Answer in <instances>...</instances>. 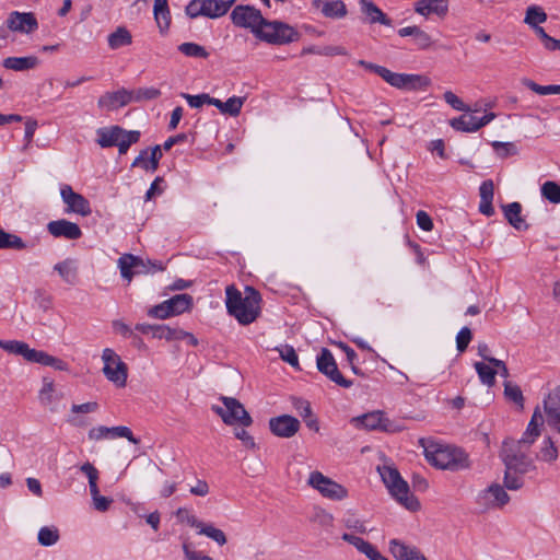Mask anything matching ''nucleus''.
Masks as SVG:
<instances>
[{"mask_svg": "<svg viewBox=\"0 0 560 560\" xmlns=\"http://www.w3.org/2000/svg\"><path fill=\"white\" fill-rule=\"evenodd\" d=\"M185 12L191 19L198 18L200 15L203 16V3H202V0H191L187 4V7L185 9Z\"/></svg>", "mask_w": 560, "mask_h": 560, "instance_id": "obj_62", "label": "nucleus"}, {"mask_svg": "<svg viewBox=\"0 0 560 560\" xmlns=\"http://www.w3.org/2000/svg\"><path fill=\"white\" fill-rule=\"evenodd\" d=\"M59 540V532L56 527H42L38 532V542L42 546H52Z\"/></svg>", "mask_w": 560, "mask_h": 560, "instance_id": "obj_47", "label": "nucleus"}, {"mask_svg": "<svg viewBox=\"0 0 560 560\" xmlns=\"http://www.w3.org/2000/svg\"><path fill=\"white\" fill-rule=\"evenodd\" d=\"M357 427L366 430H378L386 433H397L404 430V427L385 416L383 411H372L352 419Z\"/></svg>", "mask_w": 560, "mask_h": 560, "instance_id": "obj_10", "label": "nucleus"}, {"mask_svg": "<svg viewBox=\"0 0 560 560\" xmlns=\"http://www.w3.org/2000/svg\"><path fill=\"white\" fill-rule=\"evenodd\" d=\"M223 406L214 405L212 410L219 415L228 425L241 424L244 428L252 425L253 419L243 404L234 397H220Z\"/></svg>", "mask_w": 560, "mask_h": 560, "instance_id": "obj_7", "label": "nucleus"}, {"mask_svg": "<svg viewBox=\"0 0 560 560\" xmlns=\"http://www.w3.org/2000/svg\"><path fill=\"white\" fill-rule=\"evenodd\" d=\"M416 12L428 16L432 13L444 16L447 13L446 0H420L416 3Z\"/></svg>", "mask_w": 560, "mask_h": 560, "instance_id": "obj_26", "label": "nucleus"}, {"mask_svg": "<svg viewBox=\"0 0 560 560\" xmlns=\"http://www.w3.org/2000/svg\"><path fill=\"white\" fill-rule=\"evenodd\" d=\"M481 498L487 502L490 508H502L510 501V495L504 488L499 483L490 485L482 491Z\"/></svg>", "mask_w": 560, "mask_h": 560, "instance_id": "obj_23", "label": "nucleus"}, {"mask_svg": "<svg viewBox=\"0 0 560 560\" xmlns=\"http://www.w3.org/2000/svg\"><path fill=\"white\" fill-rule=\"evenodd\" d=\"M27 343L18 340H0V348L9 353L22 355L25 352Z\"/></svg>", "mask_w": 560, "mask_h": 560, "instance_id": "obj_52", "label": "nucleus"}, {"mask_svg": "<svg viewBox=\"0 0 560 560\" xmlns=\"http://www.w3.org/2000/svg\"><path fill=\"white\" fill-rule=\"evenodd\" d=\"M110 434H114L115 436H118V438H125L133 444L139 443V440L133 436L131 430L128 427H124V425L113 427V428H110Z\"/></svg>", "mask_w": 560, "mask_h": 560, "instance_id": "obj_61", "label": "nucleus"}, {"mask_svg": "<svg viewBox=\"0 0 560 560\" xmlns=\"http://www.w3.org/2000/svg\"><path fill=\"white\" fill-rule=\"evenodd\" d=\"M107 43L110 49L129 46L132 44V35L126 26H118L108 35Z\"/></svg>", "mask_w": 560, "mask_h": 560, "instance_id": "obj_33", "label": "nucleus"}, {"mask_svg": "<svg viewBox=\"0 0 560 560\" xmlns=\"http://www.w3.org/2000/svg\"><path fill=\"white\" fill-rule=\"evenodd\" d=\"M131 93L135 102L155 100L161 95V91L155 88H140Z\"/></svg>", "mask_w": 560, "mask_h": 560, "instance_id": "obj_50", "label": "nucleus"}, {"mask_svg": "<svg viewBox=\"0 0 560 560\" xmlns=\"http://www.w3.org/2000/svg\"><path fill=\"white\" fill-rule=\"evenodd\" d=\"M132 101V93L121 89L116 92H107L102 95L97 101V106L101 109L114 110L119 107L126 106Z\"/></svg>", "mask_w": 560, "mask_h": 560, "instance_id": "obj_19", "label": "nucleus"}, {"mask_svg": "<svg viewBox=\"0 0 560 560\" xmlns=\"http://www.w3.org/2000/svg\"><path fill=\"white\" fill-rule=\"evenodd\" d=\"M7 26L12 32L31 34L38 28V22L32 12L13 11L7 19Z\"/></svg>", "mask_w": 560, "mask_h": 560, "instance_id": "obj_15", "label": "nucleus"}, {"mask_svg": "<svg viewBox=\"0 0 560 560\" xmlns=\"http://www.w3.org/2000/svg\"><path fill=\"white\" fill-rule=\"evenodd\" d=\"M558 447L556 446L553 440L548 436L544 441V445L541 446L537 457L545 463L551 464L558 459Z\"/></svg>", "mask_w": 560, "mask_h": 560, "instance_id": "obj_40", "label": "nucleus"}, {"mask_svg": "<svg viewBox=\"0 0 560 560\" xmlns=\"http://www.w3.org/2000/svg\"><path fill=\"white\" fill-rule=\"evenodd\" d=\"M308 485L318 490L323 497L330 500L339 501L348 495V491L345 487L324 476L319 471H313L310 474Z\"/></svg>", "mask_w": 560, "mask_h": 560, "instance_id": "obj_12", "label": "nucleus"}, {"mask_svg": "<svg viewBox=\"0 0 560 560\" xmlns=\"http://www.w3.org/2000/svg\"><path fill=\"white\" fill-rule=\"evenodd\" d=\"M26 247V243L19 235L8 233L0 228V249L23 250Z\"/></svg>", "mask_w": 560, "mask_h": 560, "instance_id": "obj_36", "label": "nucleus"}, {"mask_svg": "<svg viewBox=\"0 0 560 560\" xmlns=\"http://www.w3.org/2000/svg\"><path fill=\"white\" fill-rule=\"evenodd\" d=\"M443 98L452 108L462 112H469L470 108L464 104V102L452 91H446L443 94Z\"/></svg>", "mask_w": 560, "mask_h": 560, "instance_id": "obj_55", "label": "nucleus"}, {"mask_svg": "<svg viewBox=\"0 0 560 560\" xmlns=\"http://www.w3.org/2000/svg\"><path fill=\"white\" fill-rule=\"evenodd\" d=\"M417 224L420 229L425 232H430L433 230V221L431 217L423 210L417 212Z\"/></svg>", "mask_w": 560, "mask_h": 560, "instance_id": "obj_63", "label": "nucleus"}, {"mask_svg": "<svg viewBox=\"0 0 560 560\" xmlns=\"http://www.w3.org/2000/svg\"><path fill=\"white\" fill-rule=\"evenodd\" d=\"M471 337H472L471 330L468 327H463L458 331V334L456 336V346H457V350L459 352H464L467 349V347L471 340Z\"/></svg>", "mask_w": 560, "mask_h": 560, "instance_id": "obj_56", "label": "nucleus"}, {"mask_svg": "<svg viewBox=\"0 0 560 560\" xmlns=\"http://www.w3.org/2000/svg\"><path fill=\"white\" fill-rule=\"evenodd\" d=\"M186 331L180 328H172L166 325H156L154 328V338L171 340L185 339Z\"/></svg>", "mask_w": 560, "mask_h": 560, "instance_id": "obj_37", "label": "nucleus"}, {"mask_svg": "<svg viewBox=\"0 0 560 560\" xmlns=\"http://www.w3.org/2000/svg\"><path fill=\"white\" fill-rule=\"evenodd\" d=\"M197 529H198L199 535L207 536L208 538L212 539L219 546H223L228 541L224 532L214 527L211 524L201 522V524L199 525V527Z\"/></svg>", "mask_w": 560, "mask_h": 560, "instance_id": "obj_38", "label": "nucleus"}, {"mask_svg": "<svg viewBox=\"0 0 560 560\" xmlns=\"http://www.w3.org/2000/svg\"><path fill=\"white\" fill-rule=\"evenodd\" d=\"M175 515L178 522L186 523L191 527L198 528L199 525L201 524V522L198 521V518L194 514H191L189 510L186 508H178L177 511L175 512Z\"/></svg>", "mask_w": 560, "mask_h": 560, "instance_id": "obj_53", "label": "nucleus"}, {"mask_svg": "<svg viewBox=\"0 0 560 560\" xmlns=\"http://www.w3.org/2000/svg\"><path fill=\"white\" fill-rule=\"evenodd\" d=\"M124 132V129L119 126H112L108 128H100L97 130V143L102 148H110L114 147L115 143L118 142L119 138H121V135Z\"/></svg>", "mask_w": 560, "mask_h": 560, "instance_id": "obj_32", "label": "nucleus"}, {"mask_svg": "<svg viewBox=\"0 0 560 560\" xmlns=\"http://www.w3.org/2000/svg\"><path fill=\"white\" fill-rule=\"evenodd\" d=\"M389 551L396 560H427L416 547H409L398 539L389 541Z\"/></svg>", "mask_w": 560, "mask_h": 560, "instance_id": "obj_21", "label": "nucleus"}, {"mask_svg": "<svg viewBox=\"0 0 560 560\" xmlns=\"http://www.w3.org/2000/svg\"><path fill=\"white\" fill-rule=\"evenodd\" d=\"M38 63L39 60L36 56L8 57L3 59L2 66L9 70L24 71L34 69Z\"/></svg>", "mask_w": 560, "mask_h": 560, "instance_id": "obj_29", "label": "nucleus"}, {"mask_svg": "<svg viewBox=\"0 0 560 560\" xmlns=\"http://www.w3.org/2000/svg\"><path fill=\"white\" fill-rule=\"evenodd\" d=\"M358 65L378 74L389 85L407 91H421L431 85L429 77L423 74L396 73L389 69L365 60H359Z\"/></svg>", "mask_w": 560, "mask_h": 560, "instance_id": "obj_3", "label": "nucleus"}, {"mask_svg": "<svg viewBox=\"0 0 560 560\" xmlns=\"http://www.w3.org/2000/svg\"><path fill=\"white\" fill-rule=\"evenodd\" d=\"M541 196L551 203H560V184L553 180L545 182L541 185Z\"/></svg>", "mask_w": 560, "mask_h": 560, "instance_id": "obj_44", "label": "nucleus"}, {"mask_svg": "<svg viewBox=\"0 0 560 560\" xmlns=\"http://www.w3.org/2000/svg\"><path fill=\"white\" fill-rule=\"evenodd\" d=\"M178 50L187 57L202 58L209 57V52L201 45L195 43H183L178 46Z\"/></svg>", "mask_w": 560, "mask_h": 560, "instance_id": "obj_45", "label": "nucleus"}, {"mask_svg": "<svg viewBox=\"0 0 560 560\" xmlns=\"http://www.w3.org/2000/svg\"><path fill=\"white\" fill-rule=\"evenodd\" d=\"M316 364L318 371L326 375L330 381H332L337 385L345 388H349L352 385V382L343 377V375L338 370L335 358L329 349H322L320 354L317 358Z\"/></svg>", "mask_w": 560, "mask_h": 560, "instance_id": "obj_13", "label": "nucleus"}, {"mask_svg": "<svg viewBox=\"0 0 560 560\" xmlns=\"http://www.w3.org/2000/svg\"><path fill=\"white\" fill-rule=\"evenodd\" d=\"M313 5L317 9L322 5V13L326 18L340 19L347 14L346 4L341 0L328 1L324 3L322 0H314Z\"/></svg>", "mask_w": 560, "mask_h": 560, "instance_id": "obj_28", "label": "nucleus"}, {"mask_svg": "<svg viewBox=\"0 0 560 560\" xmlns=\"http://www.w3.org/2000/svg\"><path fill=\"white\" fill-rule=\"evenodd\" d=\"M60 196L63 202L68 206L67 212H74L82 217L91 214V207L88 199L81 194L73 191L71 186H62L60 189Z\"/></svg>", "mask_w": 560, "mask_h": 560, "instance_id": "obj_16", "label": "nucleus"}, {"mask_svg": "<svg viewBox=\"0 0 560 560\" xmlns=\"http://www.w3.org/2000/svg\"><path fill=\"white\" fill-rule=\"evenodd\" d=\"M244 102L245 97L240 96H232L228 98L225 102H222L219 98L211 97L210 105L217 107L220 110V113L224 115L236 117L240 115Z\"/></svg>", "mask_w": 560, "mask_h": 560, "instance_id": "obj_25", "label": "nucleus"}, {"mask_svg": "<svg viewBox=\"0 0 560 560\" xmlns=\"http://www.w3.org/2000/svg\"><path fill=\"white\" fill-rule=\"evenodd\" d=\"M54 269L70 285L78 283V268L72 259H66L55 265Z\"/></svg>", "mask_w": 560, "mask_h": 560, "instance_id": "obj_34", "label": "nucleus"}, {"mask_svg": "<svg viewBox=\"0 0 560 560\" xmlns=\"http://www.w3.org/2000/svg\"><path fill=\"white\" fill-rule=\"evenodd\" d=\"M182 97L187 101V103L195 108L202 106L203 104H211V97L209 94L202 93L199 95H190L187 93H182Z\"/></svg>", "mask_w": 560, "mask_h": 560, "instance_id": "obj_54", "label": "nucleus"}, {"mask_svg": "<svg viewBox=\"0 0 560 560\" xmlns=\"http://www.w3.org/2000/svg\"><path fill=\"white\" fill-rule=\"evenodd\" d=\"M80 470L88 477L89 479V487L92 498L100 494V490L97 487V480H98V470L91 464V463H84Z\"/></svg>", "mask_w": 560, "mask_h": 560, "instance_id": "obj_43", "label": "nucleus"}, {"mask_svg": "<svg viewBox=\"0 0 560 560\" xmlns=\"http://www.w3.org/2000/svg\"><path fill=\"white\" fill-rule=\"evenodd\" d=\"M269 430L278 438L290 439L294 436L301 427L299 419L290 415H281L269 419Z\"/></svg>", "mask_w": 560, "mask_h": 560, "instance_id": "obj_14", "label": "nucleus"}, {"mask_svg": "<svg viewBox=\"0 0 560 560\" xmlns=\"http://www.w3.org/2000/svg\"><path fill=\"white\" fill-rule=\"evenodd\" d=\"M522 83L534 93L539 95L558 94V85H539L529 79H523Z\"/></svg>", "mask_w": 560, "mask_h": 560, "instance_id": "obj_49", "label": "nucleus"}, {"mask_svg": "<svg viewBox=\"0 0 560 560\" xmlns=\"http://www.w3.org/2000/svg\"><path fill=\"white\" fill-rule=\"evenodd\" d=\"M118 267L124 279L130 282L136 275H148L164 269L161 262L151 260L144 261L142 258L132 254H124L118 259Z\"/></svg>", "mask_w": 560, "mask_h": 560, "instance_id": "obj_8", "label": "nucleus"}, {"mask_svg": "<svg viewBox=\"0 0 560 560\" xmlns=\"http://www.w3.org/2000/svg\"><path fill=\"white\" fill-rule=\"evenodd\" d=\"M377 470L389 493L401 505L410 511H418L420 509V502L410 493L409 485L401 478L396 467L385 465L377 467Z\"/></svg>", "mask_w": 560, "mask_h": 560, "instance_id": "obj_4", "label": "nucleus"}, {"mask_svg": "<svg viewBox=\"0 0 560 560\" xmlns=\"http://www.w3.org/2000/svg\"><path fill=\"white\" fill-rule=\"evenodd\" d=\"M167 302L173 314L179 315L192 307L194 300L191 295L183 293L174 295Z\"/></svg>", "mask_w": 560, "mask_h": 560, "instance_id": "obj_35", "label": "nucleus"}, {"mask_svg": "<svg viewBox=\"0 0 560 560\" xmlns=\"http://www.w3.org/2000/svg\"><path fill=\"white\" fill-rule=\"evenodd\" d=\"M504 396L513 401L520 409L524 408V396L521 387L510 381L504 382Z\"/></svg>", "mask_w": 560, "mask_h": 560, "instance_id": "obj_41", "label": "nucleus"}, {"mask_svg": "<svg viewBox=\"0 0 560 560\" xmlns=\"http://www.w3.org/2000/svg\"><path fill=\"white\" fill-rule=\"evenodd\" d=\"M547 21V13L538 5H529L525 12L524 23L532 28Z\"/></svg>", "mask_w": 560, "mask_h": 560, "instance_id": "obj_39", "label": "nucleus"}, {"mask_svg": "<svg viewBox=\"0 0 560 560\" xmlns=\"http://www.w3.org/2000/svg\"><path fill=\"white\" fill-rule=\"evenodd\" d=\"M428 462L440 469L457 471L470 466L467 454L462 450L444 445H431L424 450Z\"/></svg>", "mask_w": 560, "mask_h": 560, "instance_id": "obj_5", "label": "nucleus"}, {"mask_svg": "<svg viewBox=\"0 0 560 560\" xmlns=\"http://www.w3.org/2000/svg\"><path fill=\"white\" fill-rule=\"evenodd\" d=\"M230 18L235 26L249 30L254 36H256V31L265 21L260 10L248 4L236 5L232 10Z\"/></svg>", "mask_w": 560, "mask_h": 560, "instance_id": "obj_11", "label": "nucleus"}, {"mask_svg": "<svg viewBox=\"0 0 560 560\" xmlns=\"http://www.w3.org/2000/svg\"><path fill=\"white\" fill-rule=\"evenodd\" d=\"M529 452L526 441L510 438L503 441L500 457L505 467L503 483L506 489H521L524 485L522 476L535 469Z\"/></svg>", "mask_w": 560, "mask_h": 560, "instance_id": "obj_1", "label": "nucleus"}, {"mask_svg": "<svg viewBox=\"0 0 560 560\" xmlns=\"http://www.w3.org/2000/svg\"><path fill=\"white\" fill-rule=\"evenodd\" d=\"M491 145L497 155L501 159H505L517 153V148L513 142L493 141Z\"/></svg>", "mask_w": 560, "mask_h": 560, "instance_id": "obj_48", "label": "nucleus"}, {"mask_svg": "<svg viewBox=\"0 0 560 560\" xmlns=\"http://www.w3.org/2000/svg\"><path fill=\"white\" fill-rule=\"evenodd\" d=\"M345 526L347 528L353 529L360 534H365L368 532L365 522L361 521L360 518L355 517L354 515H351L345 520Z\"/></svg>", "mask_w": 560, "mask_h": 560, "instance_id": "obj_60", "label": "nucleus"}, {"mask_svg": "<svg viewBox=\"0 0 560 560\" xmlns=\"http://www.w3.org/2000/svg\"><path fill=\"white\" fill-rule=\"evenodd\" d=\"M48 232L55 237H66L68 240H78L82 236V231L77 223L66 219L51 221L47 224Z\"/></svg>", "mask_w": 560, "mask_h": 560, "instance_id": "obj_20", "label": "nucleus"}, {"mask_svg": "<svg viewBox=\"0 0 560 560\" xmlns=\"http://www.w3.org/2000/svg\"><path fill=\"white\" fill-rule=\"evenodd\" d=\"M547 424L560 434V385L548 394L544 400Z\"/></svg>", "mask_w": 560, "mask_h": 560, "instance_id": "obj_17", "label": "nucleus"}, {"mask_svg": "<svg viewBox=\"0 0 560 560\" xmlns=\"http://www.w3.org/2000/svg\"><path fill=\"white\" fill-rule=\"evenodd\" d=\"M359 2L361 4L362 12L369 18L370 23H380L386 26L392 24V21L372 1L359 0Z\"/></svg>", "mask_w": 560, "mask_h": 560, "instance_id": "obj_31", "label": "nucleus"}, {"mask_svg": "<svg viewBox=\"0 0 560 560\" xmlns=\"http://www.w3.org/2000/svg\"><path fill=\"white\" fill-rule=\"evenodd\" d=\"M503 211L505 219L516 230H526L528 224L522 218V206L520 202H511L506 206H503Z\"/></svg>", "mask_w": 560, "mask_h": 560, "instance_id": "obj_30", "label": "nucleus"}, {"mask_svg": "<svg viewBox=\"0 0 560 560\" xmlns=\"http://www.w3.org/2000/svg\"><path fill=\"white\" fill-rule=\"evenodd\" d=\"M280 357L293 368H299V359L295 350L291 346H284L279 350Z\"/></svg>", "mask_w": 560, "mask_h": 560, "instance_id": "obj_57", "label": "nucleus"}, {"mask_svg": "<svg viewBox=\"0 0 560 560\" xmlns=\"http://www.w3.org/2000/svg\"><path fill=\"white\" fill-rule=\"evenodd\" d=\"M226 308L242 325H248L256 320L260 314V293L253 287H246L244 295L234 285L225 289Z\"/></svg>", "mask_w": 560, "mask_h": 560, "instance_id": "obj_2", "label": "nucleus"}, {"mask_svg": "<svg viewBox=\"0 0 560 560\" xmlns=\"http://www.w3.org/2000/svg\"><path fill=\"white\" fill-rule=\"evenodd\" d=\"M234 435H235L236 439L242 441L243 445L246 448H249V450H255L256 448V443H255L254 438L244 428L235 429L234 430Z\"/></svg>", "mask_w": 560, "mask_h": 560, "instance_id": "obj_59", "label": "nucleus"}, {"mask_svg": "<svg viewBox=\"0 0 560 560\" xmlns=\"http://www.w3.org/2000/svg\"><path fill=\"white\" fill-rule=\"evenodd\" d=\"M450 126L456 131L475 132V117L459 116L450 120Z\"/></svg>", "mask_w": 560, "mask_h": 560, "instance_id": "obj_46", "label": "nucleus"}, {"mask_svg": "<svg viewBox=\"0 0 560 560\" xmlns=\"http://www.w3.org/2000/svg\"><path fill=\"white\" fill-rule=\"evenodd\" d=\"M23 358L28 362L38 363L45 366H52L58 371L68 370V364L61 359L52 357L42 350L31 349L28 346L26 347V350L23 353Z\"/></svg>", "mask_w": 560, "mask_h": 560, "instance_id": "obj_18", "label": "nucleus"}, {"mask_svg": "<svg viewBox=\"0 0 560 560\" xmlns=\"http://www.w3.org/2000/svg\"><path fill=\"white\" fill-rule=\"evenodd\" d=\"M313 521L320 526L329 527L332 525L334 516L325 510H317L314 514Z\"/></svg>", "mask_w": 560, "mask_h": 560, "instance_id": "obj_64", "label": "nucleus"}, {"mask_svg": "<svg viewBox=\"0 0 560 560\" xmlns=\"http://www.w3.org/2000/svg\"><path fill=\"white\" fill-rule=\"evenodd\" d=\"M103 373L106 378L118 387H125L128 377V368L120 357L110 348L103 350Z\"/></svg>", "mask_w": 560, "mask_h": 560, "instance_id": "obj_9", "label": "nucleus"}, {"mask_svg": "<svg viewBox=\"0 0 560 560\" xmlns=\"http://www.w3.org/2000/svg\"><path fill=\"white\" fill-rule=\"evenodd\" d=\"M148 315L150 317H154V318H159V319H166L171 316H174V314L168 305L167 300L158 305L150 307L148 310Z\"/></svg>", "mask_w": 560, "mask_h": 560, "instance_id": "obj_51", "label": "nucleus"}, {"mask_svg": "<svg viewBox=\"0 0 560 560\" xmlns=\"http://www.w3.org/2000/svg\"><path fill=\"white\" fill-rule=\"evenodd\" d=\"M413 42L421 49H427L432 45L431 36L420 27L417 28L413 35Z\"/></svg>", "mask_w": 560, "mask_h": 560, "instance_id": "obj_58", "label": "nucleus"}, {"mask_svg": "<svg viewBox=\"0 0 560 560\" xmlns=\"http://www.w3.org/2000/svg\"><path fill=\"white\" fill-rule=\"evenodd\" d=\"M475 369L482 384L492 387L495 384L497 370L483 362H476Z\"/></svg>", "mask_w": 560, "mask_h": 560, "instance_id": "obj_42", "label": "nucleus"}, {"mask_svg": "<svg viewBox=\"0 0 560 560\" xmlns=\"http://www.w3.org/2000/svg\"><path fill=\"white\" fill-rule=\"evenodd\" d=\"M255 37L269 45L282 46L298 42L300 33L282 21L265 19L261 26L256 31Z\"/></svg>", "mask_w": 560, "mask_h": 560, "instance_id": "obj_6", "label": "nucleus"}, {"mask_svg": "<svg viewBox=\"0 0 560 560\" xmlns=\"http://www.w3.org/2000/svg\"><path fill=\"white\" fill-rule=\"evenodd\" d=\"M341 538L365 555L370 560H384L385 558L372 544L361 537L345 533Z\"/></svg>", "mask_w": 560, "mask_h": 560, "instance_id": "obj_22", "label": "nucleus"}, {"mask_svg": "<svg viewBox=\"0 0 560 560\" xmlns=\"http://www.w3.org/2000/svg\"><path fill=\"white\" fill-rule=\"evenodd\" d=\"M493 194H494V184L491 179H487L482 182L480 188H479V195H480V205H479V211L488 217H491L494 213V209L492 206L493 200Z\"/></svg>", "mask_w": 560, "mask_h": 560, "instance_id": "obj_24", "label": "nucleus"}, {"mask_svg": "<svg viewBox=\"0 0 560 560\" xmlns=\"http://www.w3.org/2000/svg\"><path fill=\"white\" fill-rule=\"evenodd\" d=\"M203 3V16L209 19H218L228 13L234 0H202Z\"/></svg>", "mask_w": 560, "mask_h": 560, "instance_id": "obj_27", "label": "nucleus"}]
</instances>
